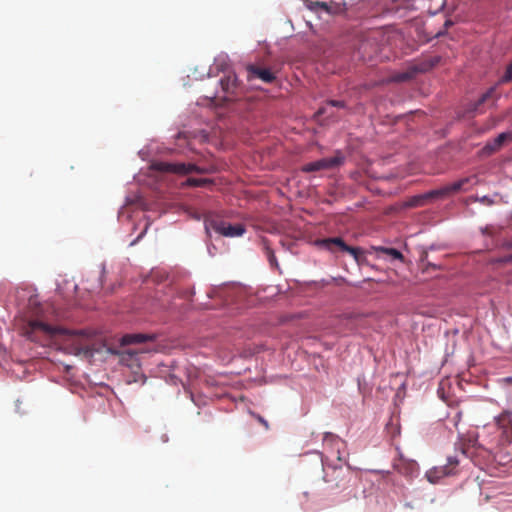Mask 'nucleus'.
<instances>
[{
  "instance_id": "f257e3e1",
  "label": "nucleus",
  "mask_w": 512,
  "mask_h": 512,
  "mask_svg": "<svg viewBox=\"0 0 512 512\" xmlns=\"http://www.w3.org/2000/svg\"><path fill=\"white\" fill-rule=\"evenodd\" d=\"M43 308L37 296H31L28 300L27 311L25 314L26 324L22 328V334L31 341H40V336L53 337L62 334L65 331L56 326L49 325L43 320Z\"/></svg>"
},
{
  "instance_id": "f03ea898",
  "label": "nucleus",
  "mask_w": 512,
  "mask_h": 512,
  "mask_svg": "<svg viewBox=\"0 0 512 512\" xmlns=\"http://www.w3.org/2000/svg\"><path fill=\"white\" fill-rule=\"evenodd\" d=\"M470 178H462L451 184H447L439 189L431 190L421 195H415L408 199L406 202L407 207H420L425 205L432 199L445 198L451 194H455L459 191H466V185L469 183Z\"/></svg>"
},
{
  "instance_id": "7ed1b4c3",
  "label": "nucleus",
  "mask_w": 512,
  "mask_h": 512,
  "mask_svg": "<svg viewBox=\"0 0 512 512\" xmlns=\"http://www.w3.org/2000/svg\"><path fill=\"white\" fill-rule=\"evenodd\" d=\"M69 354L83 356L85 358L93 357L96 349L90 345V339L83 332H69L64 347Z\"/></svg>"
},
{
  "instance_id": "20e7f679",
  "label": "nucleus",
  "mask_w": 512,
  "mask_h": 512,
  "mask_svg": "<svg viewBox=\"0 0 512 512\" xmlns=\"http://www.w3.org/2000/svg\"><path fill=\"white\" fill-rule=\"evenodd\" d=\"M204 226L207 234L213 230L225 237H238L242 236L245 232V226L243 224L232 225L214 215L205 217Z\"/></svg>"
},
{
  "instance_id": "39448f33",
  "label": "nucleus",
  "mask_w": 512,
  "mask_h": 512,
  "mask_svg": "<svg viewBox=\"0 0 512 512\" xmlns=\"http://www.w3.org/2000/svg\"><path fill=\"white\" fill-rule=\"evenodd\" d=\"M345 157L340 151H337L334 156L322 158L314 162H309L301 167V171L304 173H311L322 170L335 169L344 164Z\"/></svg>"
},
{
  "instance_id": "423d86ee",
  "label": "nucleus",
  "mask_w": 512,
  "mask_h": 512,
  "mask_svg": "<svg viewBox=\"0 0 512 512\" xmlns=\"http://www.w3.org/2000/svg\"><path fill=\"white\" fill-rule=\"evenodd\" d=\"M306 7L321 16V14L325 13L330 16H338L345 15L347 12L345 3H337V2H323V1H306Z\"/></svg>"
},
{
  "instance_id": "0eeeda50",
  "label": "nucleus",
  "mask_w": 512,
  "mask_h": 512,
  "mask_svg": "<svg viewBox=\"0 0 512 512\" xmlns=\"http://www.w3.org/2000/svg\"><path fill=\"white\" fill-rule=\"evenodd\" d=\"M154 168L161 172L175 173L187 175L191 172L202 173L203 170L194 164L158 162L154 164Z\"/></svg>"
},
{
  "instance_id": "6e6552de",
  "label": "nucleus",
  "mask_w": 512,
  "mask_h": 512,
  "mask_svg": "<svg viewBox=\"0 0 512 512\" xmlns=\"http://www.w3.org/2000/svg\"><path fill=\"white\" fill-rule=\"evenodd\" d=\"M220 85L227 100H234L242 93V84L235 73H228L220 80Z\"/></svg>"
},
{
  "instance_id": "1a4fd4ad",
  "label": "nucleus",
  "mask_w": 512,
  "mask_h": 512,
  "mask_svg": "<svg viewBox=\"0 0 512 512\" xmlns=\"http://www.w3.org/2000/svg\"><path fill=\"white\" fill-rule=\"evenodd\" d=\"M457 465L458 460L455 457H449L446 465L433 467L426 472V477L430 483H437L441 478L452 475Z\"/></svg>"
},
{
  "instance_id": "9d476101",
  "label": "nucleus",
  "mask_w": 512,
  "mask_h": 512,
  "mask_svg": "<svg viewBox=\"0 0 512 512\" xmlns=\"http://www.w3.org/2000/svg\"><path fill=\"white\" fill-rule=\"evenodd\" d=\"M324 444L330 447V456L332 458H336L339 462L346 463V459L342 455L346 448V443L341 438L332 433H326L324 436Z\"/></svg>"
},
{
  "instance_id": "9b49d317",
  "label": "nucleus",
  "mask_w": 512,
  "mask_h": 512,
  "mask_svg": "<svg viewBox=\"0 0 512 512\" xmlns=\"http://www.w3.org/2000/svg\"><path fill=\"white\" fill-rule=\"evenodd\" d=\"M247 80L260 79L264 83H273L276 80V75L269 68L260 67L255 64H250L246 67Z\"/></svg>"
},
{
  "instance_id": "f8f14e48",
  "label": "nucleus",
  "mask_w": 512,
  "mask_h": 512,
  "mask_svg": "<svg viewBox=\"0 0 512 512\" xmlns=\"http://www.w3.org/2000/svg\"><path fill=\"white\" fill-rule=\"evenodd\" d=\"M495 420L505 441L512 443V412L505 410Z\"/></svg>"
},
{
  "instance_id": "ddd939ff",
  "label": "nucleus",
  "mask_w": 512,
  "mask_h": 512,
  "mask_svg": "<svg viewBox=\"0 0 512 512\" xmlns=\"http://www.w3.org/2000/svg\"><path fill=\"white\" fill-rule=\"evenodd\" d=\"M138 349L127 348L122 351H113V353L119 355V362L129 368L139 367L140 362L138 355L142 353Z\"/></svg>"
},
{
  "instance_id": "4468645a",
  "label": "nucleus",
  "mask_w": 512,
  "mask_h": 512,
  "mask_svg": "<svg viewBox=\"0 0 512 512\" xmlns=\"http://www.w3.org/2000/svg\"><path fill=\"white\" fill-rule=\"evenodd\" d=\"M393 466L404 475H411L417 469L416 461L405 459L401 453H399V458L394 460Z\"/></svg>"
},
{
  "instance_id": "2eb2a0df",
  "label": "nucleus",
  "mask_w": 512,
  "mask_h": 512,
  "mask_svg": "<svg viewBox=\"0 0 512 512\" xmlns=\"http://www.w3.org/2000/svg\"><path fill=\"white\" fill-rule=\"evenodd\" d=\"M512 140V134L508 132L500 133L497 137H495L493 140L488 141L486 145L484 146L483 150L488 153H494L497 150H499L504 143L507 141Z\"/></svg>"
},
{
  "instance_id": "dca6fc26",
  "label": "nucleus",
  "mask_w": 512,
  "mask_h": 512,
  "mask_svg": "<svg viewBox=\"0 0 512 512\" xmlns=\"http://www.w3.org/2000/svg\"><path fill=\"white\" fill-rule=\"evenodd\" d=\"M154 339L155 336L149 334H126L121 338L120 343L122 346H127L130 344H138L144 343L146 341H152Z\"/></svg>"
},
{
  "instance_id": "f3484780",
  "label": "nucleus",
  "mask_w": 512,
  "mask_h": 512,
  "mask_svg": "<svg viewBox=\"0 0 512 512\" xmlns=\"http://www.w3.org/2000/svg\"><path fill=\"white\" fill-rule=\"evenodd\" d=\"M318 244L331 252H334L336 249L343 251L346 246V243L340 237L322 239L318 241Z\"/></svg>"
},
{
  "instance_id": "a211bd4d",
  "label": "nucleus",
  "mask_w": 512,
  "mask_h": 512,
  "mask_svg": "<svg viewBox=\"0 0 512 512\" xmlns=\"http://www.w3.org/2000/svg\"><path fill=\"white\" fill-rule=\"evenodd\" d=\"M375 250L379 253L386 254L391 256L393 259L404 261V256L402 253L395 248H387V247H376Z\"/></svg>"
},
{
  "instance_id": "6ab92c4d",
  "label": "nucleus",
  "mask_w": 512,
  "mask_h": 512,
  "mask_svg": "<svg viewBox=\"0 0 512 512\" xmlns=\"http://www.w3.org/2000/svg\"><path fill=\"white\" fill-rule=\"evenodd\" d=\"M501 230H502L501 227L494 226V225H487L484 228H481L482 234L485 235V236H489L491 238H494L497 235H499Z\"/></svg>"
},
{
  "instance_id": "aec40b11",
  "label": "nucleus",
  "mask_w": 512,
  "mask_h": 512,
  "mask_svg": "<svg viewBox=\"0 0 512 512\" xmlns=\"http://www.w3.org/2000/svg\"><path fill=\"white\" fill-rule=\"evenodd\" d=\"M495 92V87L489 88L474 104V111H477L479 107L492 97Z\"/></svg>"
},
{
  "instance_id": "412c9836",
  "label": "nucleus",
  "mask_w": 512,
  "mask_h": 512,
  "mask_svg": "<svg viewBox=\"0 0 512 512\" xmlns=\"http://www.w3.org/2000/svg\"><path fill=\"white\" fill-rule=\"evenodd\" d=\"M211 181L207 178H188L186 184L192 187H203L210 184Z\"/></svg>"
},
{
  "instance_id": "4be33fe9",
  "label": "nucleus",
  "mask_w": 512,
  "mask_h": 512,
  "mask_svg": "<svg viewBox=\"0 0 512 512\" xmlns=\"http://www.w3.org/2000/svg\"><path fill=\"white\" fill-rule=\"evenodd\" d=\"M420 262L423 264L424 270H428V268H430V267L433 269L440 268V266L428 261V252L427 251H422V253L420 255Z\"/></svg>"
},
{
  "instance_id": "5701e85b",
  "label": "nucleus",
  "mask_w": 512,
  "mask_h": 512,
  "mask_svg": "<svg viewBox=\"0 0 512 512\" xmlns=\"http://www.w3.org/2000/svg\"><path fill=\"white\" fill-rule=\"evenodd\" d=\"M343 251L349 253L350 255H352L353 258L357 262H359V259H360V257L363 254V252H362V250L360 248H358V247H351V246H348L347 244H346L345 248L343 249Z\"/></svg>"
},
{
  "instance_id": "b1692460",
  "label": "nucleus",
  "mask_w": 512,
  "mask_h": 512,
  "mask_svg": "<svg viewBox=\"0 0 512 512\" xmlns=\"http://www.w3.org/2000/svg\"><path fill=\"white\" fill-rule=\"evenodd\" d=\"M512 80V61L507 66L504 75L499 79L498 84H504Z\"/></svg>"
},
{
  "instance_id": "393cba45",
  "label": "nucleus",
  "mask_w": 512,
  "mask_h": 512,
  "mask_svg": "<svg viewBox=\"0 0 512 512\" xmlns=\"http://www.w3.org/2000/svg\"><path fill=\"white\" fill-rule=\"evenodd\" d=\"M265 253H266V256H267V259H268L270 265L272 267H278V262H277L275 254H274V251L270 247L265 246Z\"/></svg>"
},
{
  "instance_id": "a878e982",
  "label": "nucleus",
  "mask_w": 512,
  "mask_h": 512,
  "mask_svg": "<svg viewBox=\"0 0 512 512\" xmlns=\"http://www.w3.org/2000/svg\"><path fill=\"white\" fill-rule=\"evenodd\" d=\"M494 262L495 263H500V264L512 263V254L500 257V258L496 259Z\"/></svg>"
},
{
  "instance_id": "bb28decb",
  "label": "nucleus",
  "mask_w": 512,
  "mask_h": 512,
  "mask_svg": "<svg viewBox=\"0 0 512 512\" xmlns=\"http://www.w3.org/2000/svg\"><path fill=\"white\" fill-rule=\"evenodd\" d=\"M327 105H330V106H333V107H338V108H344L345 107V103L343 101H339V100H330L327 102Z\"/></svg>"
},
{
  "instance_id": "cd10ccee",
  "label": "nucleus",
  "mask_w": 512,
  "mask_h": 512,
  "mask_svg": "<svg viewBox=\"0 0 512 512\" xmlns=\"http://www.w3.org/2000/svg\"><path fill=\"white\" fill-rule=\"evenodd\" d=\"M412 75L409 74V73H402V74H399L395 77V80L396 81H407L409 79H411Z\"/></svg>"
},
{
  "instance_id": "c85d7f7f",
  "label": "nucleus",
  "mask_w": 512,
  "mask_h": 512,
  "mask_svg": "<svg viewBox=\"0 0 512 512\" xmlns=\"http://www.w3.org/2000/svg\"><path fill=\"white\" fill-rule=\"evenodd\" d=\"M257 419H258V421H259L261 424H263V425H264V427H265L266 429H268V428H269L268 422H267L263 417L258 416V417H257Z\"/></svg>"
},
{
  "instance_id": "c756f323",
  "label": "nucleus",
  "mask_w": 512,
  "mask_h": 512,
  "mask_svg": "<svg viewBox=\"0 0 512 512\" xmlns=\"http://www.w3.org/2000/svg\"><path fill=\"white\" fill-rule=\"evenodd\" d=\"M503 247L506 248V249H512V239L508 240V241H505L503 243Z\"/></svg>"
},
{
  "instance_id": "7c9ffc66",
  "label": "nucleus",
  "mask_w": 512,
  "mask_h": 512,
  "mask_svg": "<svg viewBox=\"0 0 512 512\" xmlns=\"http://www.w3.org/2000/svg\"><path fill=\"white\" fill-rule=\"evenodd\" d=\"M338 469L341 470V465L339 466H334V473L338 472Z\"/></svg>"
},
{
  "instance_id": "2f4dec72",
  "label": "nucleus",
  "mask_w": 512,
  "mask_h": 512,
  "mask_svg": "<svg viewBox=\"0 0 512 512\" xmlns=\"http://www.w3.org/2000/svg\"><path fill=\"white\" fill-rule=\"evenodd\" d=\"M323 113H325V108L319 109L318 114H323Z\"/></svg>"
}]
</instances>
